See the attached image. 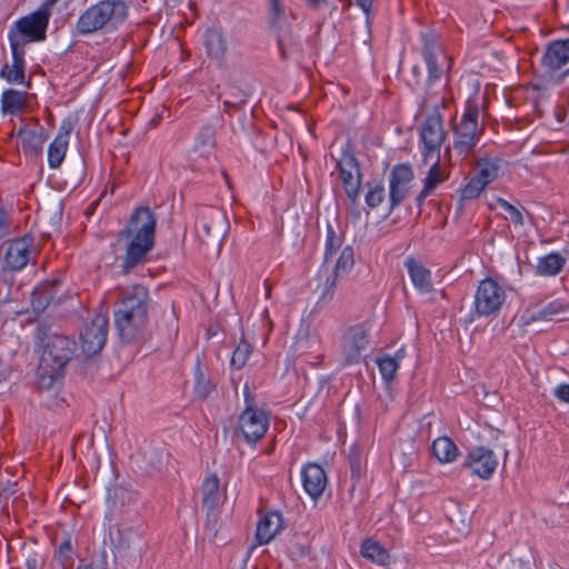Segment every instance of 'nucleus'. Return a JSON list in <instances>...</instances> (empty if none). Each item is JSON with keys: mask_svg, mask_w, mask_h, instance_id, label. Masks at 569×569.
I'll return each mask as SVG.
<instances>
[{"mask_svg": "<svg viewBox=\"0 0 569 569\" xmlns=\"http://www.w3.org/2000/svg\"><path fill=\"white\" fill-rule=\"evenodd\" d=\"M419 39L421 43L420 51L428 69L426 86L429 88L441 79L443 73V63H447L448 70L451 69V59L445 51L440 34L433 29L421 31Z\"/></svg>", "mask_w": 569, "mask_h": 569, "instance_id": "7", "label": "nucleus"}, {"mask_svg": "<svg viewBox=\"0 0 569 569\" xmlns=\"http://www.w3.org/2000/svg\"><path fill=\"white\" fill-rule=\"evenodd\" d=\"M497 204L502 210H505L506 212L509 213L510 220L512 221L513 224L523 226V223H525L523 216L517 207H515L513 204H511L510 202H508L507 200H505L502 198L497 199Z\"/></svg>", "mask_w": 569, "mask_h": 569, "instance_id": "50", "label": "nucleus"}, {"mask_svg": "<svg viewBox=\"0 0 569 569\" xmlns=\"http://www.w3.org/2000/svg\"><path fill=\"white\" fill-rule=\"evenodd\" d=\"M360 553L363 558L385 566L390 558L388 550L378 541L367 539L362 542Z\"/></svg>", "mask_w": 569, "mask_h": 569, "instance_id": "32", "label": "nucleus"}, {"mask_svg": "<svg viewBox=\"0 0 569 569\" xmlns=\"http://www.w3.org/2000/svg\"><path fill=\"white\" fill-rule=\"evenodd\" d=\"M57 0H46L36 11L18 19L9 29L10 47L26 50L32 42L46 40L51 8Z\"/></svg>", "mask_w": 569, "mask_h": 569, "instance_id": "5", "label": "nucleus"}, {"mask_svg": "<svg viewBox=\"0 0 569 569\" xmlns=\"http://www.w3.org/2000/svg\"><path fill=\"white\" fill-rule=\"evenodd\" d=\"M217 521L218 516L216 513V510H213L212 512L207 510V527L210 529H214Z\"/></svg>", "mask_w": 569, "mask_h": 569, "instance_id": "59", "label": "nucleus"}, {"mask_svg": "<svg viewBox=\"0 0 569 569\" xmlns=\"http://www.w3.org/2000/svg\"><path fill=\"white\" fill-rule=\"evenodd\" d=\"M563 76H569V68L565 71Z\"/></svg>", "mask_w": 569, "mask_h": 569, "instance_id": "64", "label": "nucleus"}, {"mask_svg": "<svg viewBox=\"0 0 569 569\" xmlns=\"http://www.w3.org/2000/svg\"><path fill=\"white\" fill-rule=\"evenodd\" d=\"M340 278L341 277L332 272L330 274H327L325 282L318 286V289L320 290L318 305H327L333 299L337 282Z\"/></svg>", "mask_w": 569, "mask_h": 569, "instance_id": "42", "label": "nucleus"}, {"mask_svg": "<svg viewBox=\"0 0 569 569\" xmlns=\"http://www.w3.org/2000/svg\"><path fill=\"white\" fill-rule=\"evenodd\" d=\"M343 242V236L337 233L331 223L327 224V239L325 250V261H328L337 252Z\"/></svg>", "mask_w": 569, "mask_h": 569, "instance_id": "45", "label": "nucleus"}, {"mask_svg": "<svg viewBox=\"0 0 569 569\" xmlns=\"http://www.w3.org/2000/svg\"><path fill=\"white\" fill-rule=\"evenodd\" d=\"M278 49L283 61L291 59L296 53L301 51V46L297 37L290 29L276 33Z\"/></svg>", "mask_w": 569, "mask_h": 569, "instance_id": "31", "label": "nucleus"}, {"mask_svg": "<svg viewBox=\"0 0 569 569\" xmlns=\"http://www.w3.org/2000/svg\"><path fill=\"white\" fill-rule=\"evenodd\" d=\"M32 121L33 129L28 131L20 140L21 147L26 154L38 156L42 151L46 136L43 128L40 126L37 118H30Z\"/></svg>", "mask_w": 569, "mask_h": 569, "instance_id": "26", "label": "nucleus"}, {"mask_svg": "<svg viewBox=\"0 0 569 569\" xmlns=\"http://www.w3.org/2000/svg\"><path fill=\"white\" fill-rule=\"evenodd\" d=\"M569 62V38L548 43L541 63L550 71H558Z\"/></svg>", "mask_w": 569, "mask_h": 569, "instance_id": "20", "label": "nucleus"}, {"mask_svg": "<svg viewBox=\"0 0 569 569\" xmlns=\"http://www.w3.org/2000/svg\"><path fill=\"white\" fill-rule=\"evenodd\" d=\"M336 167L348 199L351 203H356L360 193L362 174L360 164L349 143L342 149Z\"/></svg>", "mask_w": 569, "mask_h": 569, "instance_id": "8", "label": "nucleus"}, {"mask_svg": "<svg viewBox=\"0 0 569 569\" xmlns=\"http://www.w3.org/2000/svg\"><path fill=\"white\" fill-rule=\"evenodd\" d=\"M500 162H501V159H499V158H495V159L479 158L476 163V167H477L476 176L486 186H488L490 182L495 181L499 177Z\"/></svg>", "mask_w": 569, "mask_h": 569, "instance_id": "34", "label": "nucleus"}, {"mask_svg": "<svg viewBox=\"0 0 569 569\" xmlns=\"http://www.w3.org/2000/svg\"><path fill=\"white\" fill-rule=\"evenodd\" d=\"M269 28L274 33L290 29L286 8L281 4L280 0H270Z\"/></svg>", "mask_w": 569, "mask_h": 569, "instance_id": "36", "label": "nucleus"}, {"mask_svg": "<svg viewBox=\"0 0 569 569\" xmlns=\"http://www.w3.org/2000/svg\"><path fill=\"white\" fill-rule=\"evenodd\" d=\"M410 279L421 293H430L433 291L431 272L423 263L413 257H408L405 261Z\"/></svg>", "mask_w": 569, "mask_h": 569, "instance_id": "25", "label": "nucleus"}, {"mask_svg": "<svg viewBox=\"0 0 569 569\" xmlns=\"http://www.w3.org/2000/svg\"><path fill=\"white\" fill-rule=\"evenodd\" d=\"M44 563V559L38 552H31L26 558V568L27 569H39Z\"/></svg>", "mask_w": 569, "mask_h": 569, "instance_id": "52", "label": "nucleus"}, {"mask_svg": "<svg viewBox=\"0 0 569 569\" xmlns=\"http://www.w3.org/2000/svg\"><path fill=\"white\" fill-rule=\"evenodd\" d=\"M302 485L307 493L318 499L327 486V475L323 468L317 463H308L301 472Z\"/></svg>", "mask_w": 569, "mask_h": 569, "instance_id": "23", "label": "nucleus"}, {"mask_svg": "<svg viewBox=\"0 0 569 569\" xmlns=\"http://www.w3.org/2000/svg\"><path fill=\"white\" fill-rule=\"evenodd\" d=\"M28 104L27 92L7 89L1 96V110L4 114H17Z\"/></svg>", "mask_w": 569, "mask_h": 569, "instance_id": "29", "label": "nucleus"}, {"mask_svg": "<svg viewBox=\"0 0 569 569\" xmlns=\"http://www.w3.org/2000/svg\"><path fill=\"white\" fill-rule=\"evenodd\" d=\"M487 186L475 174L469 181L461 188L462 200H473L478 198Z\"/></svg>", "mask_w": 569, "mask_h": 569, "instance_id": "47", "label": "nucleus"}, {"mask_svg": "<svg viewBox=\"0 0 569 569\" xmlns=\"http://www.w3.org/2000/svg\"><path fill=\"white\" fill-rule=\"evenodd\" d=\"M213 389L214 385L211 382L209 378L206 377L204 372L202 371L200 360L198 359L194 369V395L199 399L206 400L213 391Z\"/></svg>", "mask_w": 569, "mask_h": 569, "instance_id": "38", "label": "nucleus"}, {"mask_svg": "<svg viewBox=\"0 0 569 569\" xmlns=\"http://www.w3.org/2000/svg\"><path fill=\"white\" fill-rule=\"evenodd\" d=\"M73 547L71 537L67 536L54 552V559L62 569H71L73 566Z\"/></svg>", "mask_w": 569, "mask_h": 569, "instance_id": "39", "label": "nucleus"}, {"mask_svg": "<svg viewBox=\"0 0 569 569\" xmlns=\"http://www.w3.org/2000/svg\"><path fill=\"white\" fill-rule=\"evenodd\" d=\"M412 74H413V76H415V78H416V80H415V84H416V86H419V84H420V82H421V81H420V80H421V79H420V78H421V70H420V68H419L418 66H415V67L412 68Z\"/></svg>", "mask_w": 569, "mask_h": 569, "instance_id": "61", "label": "nucleus"}, {"mask_svg": "<svg viewBox=\"0 0 569 569\" xmlns=\"http://www.w3.org/2000/svg\"><path fill=\"white\" fill-rule=\"evenodd\" d=\"M268 428L269 418L266 411L258 407H249L239 416L236 432H240L247 443L256 445L264 437Z\"/></svg>", "mask_w": 569, "mask_h": 569, "instance_id": "12", "label": "nucleus"}, {"mask_svg": "<svg viewBox=\"0 0 569 569\" xmlns=\"http://www.w3.org/2000/svg\"><path fill=\"white\" fill-rule=\"evenodd\" d=\"M10 229V218L3 207L0 206V240L3 239Z\"/></svg>", "mask_w": 569, "mask_h": 569, "instance_id": "51", "label": "nucleus"}, {"mask_svg": "<svg viewBox=\"0 0 569 569\" xmlns=\"http://www.w3.org/2000/svg\"><path fill=\"white\" fill-rule=\"evenodd\" d=\"M565 310L566 306L559 299L549 301L546 305H543L542 301L530 302L523 310L520 321L523 326H529L537 321H551Z\"/></svg>", "mask_w": 569, "mask_h": 569, "instance_id": "18", "label": "nucleus"}, {"mask_svg": "<svg viewBox=\"0 0 569 569\" xmlns=\"http://www.w3.org/2000/svg\"><path fill=\"white\" fill-rule=\"evenodd\" d=\"M506 300L502 287L492 278L480 281L475 295V312L479 317L497 313Z\"/></svg>", "mask_w": 569, "mask_h": 569, "instance_id": "10", "label": "nucleus"}, {"mask_svg": "<svg viewBox=\"0 0 569 569\" xmlns=\"http://www.w3.org/2000/svg\"><path fill=\"white\" fill-rule=\"evenodd\" d=\"M449 172L440 164V154H436V160L429 168L426 178L423 179V188L431 193L436 188L448 180Z\"/></svg>", "mask_w": 569, "mask_h": 569, "instance_id": "37", "label": "nucleus"}, {"mask_svg": "<svg viewBox=\"0 0 569 569\" xmlns=\"http://www.w3.org/2000/svg\"><path fill=\"white\" fill-rule=\"evenodd\" d=\"M216 149V128L204 124L198 132L194 141V150L201 156H210Z\"/></svg>", "mask_w": 569, "mask_h": 569, "instance_id": "33", "label": "nucleus"}, {"mask_svg": "<svg viewBox=\"0 0 569 569\" xmlns=\"http://www.w3.org/2000/svg\"><path fill=\"white\" fill-rule=\"evenodd\" d=\"M463 466L468 468L472 475L480 479L488 480L492 477L498 467V459L493 450L485 446H476L469 449Z\"/></svg>", "mask_w": 569, "mask_h": 569, "instance_id": "17", "label": "nucleus"}, {"mask_svg": "<svg viewBox=\"0 0 569 569\" xmlns=\"http://www.w3.org/2000/svg\"><path fill=\"white\" fill-rule=\"evenodd\" d=\"M156 227L157 219L149 207H139L132 212L121 231L122 238H131L121 264L124 274L142 263L154 247Z\"/></svg>", "mask_w": 569, "mask_h": 569, "instance_id": "3", "label": "nucleus"}, {"mask_svg": "<svg viewBox=\"0 0 569 569\" xmlns=\"http://www.w3.org/2000/svg\"><path fill=\"white\" fill-rule=\"evenodd\" d=\"M355 264V252L351 246H347L342 249L332 273L343 278L349 273Z\"/></svg>", "mask_w": 569, "mask_h": 569, "instance_id": "41", "label": "nucleus"}, {"mask_svg": "<svg viewBox=\"0 0 569 569\" xmlns=\"http://www.w3.org/2000/svg\"><path fill=\"white\" fill-rule=\"evenodd\" d=\"M223 221L224 216L219 209L202 208L196 222L199 241L206 247L220 248Z\"/></svg>", "mask_w": 569, "mask_h": 569, "instance_id": "9", "label": "nucleus"}, {"mask_svg": "<svg viewBox=\"0 0 569 569\" xmlns=\"http://www.w3.org/2000/svg\"><path fill=\"white\" fill-rule=\"evenodd\" d=\"M23 124H21L17 130H12L11 136H17L21 139L28 131L33 129L32 121L29 119H22Z\"/></svg>", "mask_w": 569, "mask_h": 569, "instance_id": "55", "label": "nucleus"}, {"mask_svg": "<svg viewBox=\"0 0 569 569\" xmlns=\"http://www.w3.org/2000/svg\"><path fill=\"white\" fill-rule=\"evenodd\" d=\"M243 396H244V403H246V408H249V407H257L254 405V396L251 393L250 391V388L248 385H244V388H243Z\"/></svg>", "mask_w": 569, "mask_h": 569, "instance_id": "57", "label": "nucleus"}, {"mask_svg": "<svg viewBox=\"0 0 569 569\" xmlns=\"http://www.w3.org/2000/svg\"><path fill=\"white\" fill-rule=\"evenodd\" d=\"M252 352V346L244 339V337L241 338L238 347L234 349L232 357H231V367L236 369H241L247 363L250 355Z\"/></svg>", "mask_w": 569, "mask_h": 569, "instance_id": "43", "label": "nucleus"}, {"mask_svg": "<svg viewBox=\"0 0 569 569\" xmlns=\"http://www.w3.org/2000/svg\"><path fill=\"white\" fill-rule=\"evenodd\" d=\"M372 2H373V0H356V3L362 9V11L367 16H369V13H370Z\"/></svg>", "mask_w": 569, "mask_h": 569, "instance_id": "60", "label": "nucleus"}, {"mask_svg": "<svg viewBox=\"0 0 569 569\" xmlns=\"http://www.w3.org/2000/svg\"><path fill=\"white\" fill-rule=\"evenodd\" d=\"M128 16L129 6L124 0H101L79 16L76 33L89 36L98 31H114L124 23Z\"/></svg>", "mask_w": 569, "mask_h": 569, "instance_id": "4", "label": "nucleus"}, {"mask_svg": "<svg viewBox=\"0 0 569 569\" xmlns=\"http://www.w3.org/2000/svg\"><path fill=\"white\" fill-rule=\"evenodd\" d=\"M377 365L379 367L382 379L386 382H391L396 377L397 370L399 369L397 358L383 356L377 359Z\"/></svg>", "mask_w": 569, "mask_h": 569, "instance_id": "46", "label": "nucleus"}, {"mask_svg": "<svg viewBox=\"0 0 569 569\" xmlns=\"http://www.w3.org/2000/svg\"><path fill=\"white\" fill-rule=\"evenodd\" d=\"M432 453L440 462H452L458 456V447L448 437H439L432 443Z\"/></svg>", "mask_w": 569, "mask_h": 569, "instance_id": "35", "label": "nucleus"}, {"mask_svg": "<svg viewBox=\"0 0 569 569\" xmlns=\"http://www.w3.org/2000/svg\"><path fill=\"white\" fill-rule=\"evenodd\" d=\"M362 455L357 448H352L350 450L348 461L350 467V473H351V480H352V488L356 487L357 483L362 478L363 475V462H362Z\"/></svg>", "mask_w": 569, "mask_h": 569, "instance_id": "44", "label": "nucleus"}, {"mask_svg": "<svg viewBox=\"0 0 569 569\" xmlns=\"http://www.w3.org/2000/svg\"><path fill=\"white\" fill-rule=\"evenodd\" d=\"M164 326L159 325V330L169 339L178 333V318L173 311L164 312L162 319Z\"/></svg>", "mask_w": 569, "mask_h": 569, "instance_id": "49", "label": "nucleus"}, {"mask_svg": "<svg viewBox=\"0 0 569 569\" xmlns=\"http://www.w3.org/2000/svg\"><path fill=\"white\" fill-rule=\"evenodd\" d=\"M61 286V281L56 279L51 282H44L32 292V308L40 312L43 311L56 298V288Z\"/></svg>", "mask_w": 569, "mask_h": 569, "instance_id": "28", "label": "nucleus"}, {"mask_svg": "<svg viewBox=\"0 0 569 569\" xmlns=\"http://www.w3.org/2000/svg\"><path fill=\"white\" fill-rule=\"evenodd\" d=\"M479 106L477 99H468L463 114L453 127V149L459 154H468L478 144L483 127L478 123Z\"/></svg>", "mask_w": 569, "mask_h": 569, "instance_id": "6", "label": "nucleus"}, {"mask_svg": "<svg viewBox=\"0 0 569 569\" xmlns=\"http://www.w3.org/2000/svg\"><path fill=\"white\" fill-rule=\"evenodd\" d=\"M203 46L206 53L210 59L217 61L219 66L224 64L228 52V43L221 29H206L203 32Z\"/></svg>", "mask_w": 569, "mask_h": 569, "instance_id": "21", "label": "nucleus"}, {"mask_svg": "<svg viewBox=\"0 0 569 569\" xmlns=\"http://www.w3.org/2000/svg\"><path fill=\"white\" fill-rule=\"evenodd\" d=\"M246 103H247L246 98H242L241 100H239L237 102L226 100V101H223L224 112L231 116L233 110H241Z\"/></svg>", "mask_w": 569, "mask_h": 569, "instance_id": "54", "label": "nucleus"}, {"mask_svg": "<svg viewBox=\"0 0 569 569\" xmlns=\"http://www.w3.org/2000/svg\"><path fill=\"white\" fill-rule=\"evenodd\" d=\"M405 355V350L403 349H400L397 351L396 356L393 358H397V360L399 361Z\"/></svg>", "mask_w": 569, "mask_h": 569, "instance_id": "62", "label": "nucleus"}, {"mask_svg": "<svg viewBox=\"0 0 569 569\" xmlns=\"http://www.w3.org/2000/svg\"><path fill=\"white\" fill-rule=\"evenodd\" d=\"M369 343L368 329L363 323L349 327L342 336V360L341 365L348 367L359 363L361 353Z\"/></svg>", "mask_w": 569, "mask_h": 569, "instance_id": "14", "label": "nucleus"}, {"mask_svg": "<svg viewBox=\"0 0 569 569\" xmlns=\"http://www.w3.org/2000/svg\"><path fill=\"white\" fill-rule=\"evenodd\" d=\"M499 569H532L530 560L503 555L499 560Z\"/></svg>", "mask_w": 569, "mask_h": 569, "instance_id": "48", "label": "nucleus"}, {"mask_svg": "<svg viewBox=\"0 0 569 569\" xmlns=\"http://www.w3.org/2000/svg\"><path fill=\"white\" fill-rule=\"evenodd\" d=\"M12 53V66L4 63L0 70V77L9 83L26 84L30 88V81H26V50L10 47Z\"/></svg>", "mask_w": 569, "mask_h": 569, "instance_id": "22", "label": "nucleus"}, {"mask_svg": "<svg viewBox=\"0 0 569 569\" xmlns=\"http://www.w3.org/2000/svg\"><path fill=\"white\" fill-rule=\"evenodd\" d=\"M76 569H93L91 565H81L78 566Z\"/></svg>", "mask_w": 569, "mask_h": 569, "instance_id": "63", "label": "nucleus"}, {"mask_svg": "<svg viewBox=\"0 0 569 569\" xmlns=\"http://www.w3.org/2000/svg\"><path fill=\"white\" fill-rule=\"evenodd\" d=\"M3 251V266L8 270L18 271L23 269L30 261L33 249V237L24 236L8 241L1 247Z\"/></svg>", "mask_w": 569, "mask_h": 569, "instance_id": "16", "label": "nucleus"}, {"mask_svg": "<svg viewBox=\"0 0 569 569\" xmlns=\"http://www.w3.org/2000/svg\"><path fill=\"white\" fill-rule=\"evenodd\" d=\"M566 258L559 252H550L540 257L536 267V274L542 277H555L566 266Z\"/></svg>", "mask_w": 569, "mask_h": 569, "instance_id": "27", "label": "nucleus"}, {"mask_svg": "<svg viewBox=\"0 0 569 569\" xmlns=\"http://www.w3.org/2000/svg\"><path fill=\"white\" fill-rule=\"evenodd\" d=\"M150 296L142 284L121 289L114 306V325L120 339L126 343L147 337Z\"/></svg>", "mask_w": 569, "mask_h": 569, "instance_id": "2", "label": "nucleus"}, {"mask_svg": "<svg viewBox=\"0 0 569 569\" xmlns=\"http://www.w3.org/2000/svg\"><path fill=\"white\" fill-rule=\"evenodd\" d=\"M365 187L367 189L365 194L366 204L370 209L377 208L386 198L385 186L380 181H368Z\"/></svg>", "mask_w": 569, "mask_h": 569, "instance_id": "40", "label": "nucleus"}, {"mask_svg": "<svg viewBox=\"0 0 569 569\" xmlns=\"http://www.w3.org/2000/svg\"><path fill=\"white\" fill-rule=\"evenodd\" d=\"M282 516L278 511L268 512L260 518L256 530L257 545L262 546L269 543L282 529Z\"/></svg>", "mask_w": 569, "mask_h": 569, "instance_id": "24", "label": "nucleus"}, {"mask_svg": "<svg viewBox=\"0 0 569 569\" xmlns=\"http://www.w3.org/2000/svg\"><path fill=\"white\" fill-rule=\"evenodd\" d=\"M34 345L41 352L37 369L39 382L50 388L72 360L77 343L72 338L54 331L52 326L39 323L34 331Z\"/></svg>", "mask_w": 569, "mask_h": 569, "instance_id": "1", "label": "nucleus"}, {"mask_svg": "<svg viewBox=\"0 0 569 569\" xmlns=\"http://www.w3.org/2000/svg\"><path fill=\"white\" fill-rule=\"evenodd\" d=\"M553 395L559 401L569 403V383H560L555 389Z\"/></svg>", "mask_w": 569, "mask_h": 569, "instance_id": "53", "label": "nucleus"}, {"mask_svg": "<svg viewBox=\"0 0 569 569\" xmlns=\"http://www.w3.org/2000/svg\"><path fill=\"white\" fill-rule=\"evenodd\" d=\"M73 130V122L66 119L61 122L58 134L48 149V164L51 169H58L64 160L69 137Z\"/></svg>", "mask_w": 569, "mask_h": 569, "instance_id": "19", "label": "nucleus"}, {"mask_svg": "<svg viewBox=\"0 0 569 569\" xmlns=\"http://www.w3.org/2000/svg\"><path fill=\"white\" fill-rule=\"evenodd\" d=\"M219 486L220 480L217 475L206 478L201 486L202 505L211 512L216 510L220 503Z\"/></svg>", "mask_w": 569, "mask_h": 569, "instance_id": "30", "label": "nucleus"}, {"mask_svg": "<svg viewBox=\"0 0 569 569\" xmlns=\"http://www.w3.org/2000/svg\"><path fill=\"white\" fill-rule=\"evenodd\" d=\"M420 137L423 142L422 154L426 161L428 158L433 157V154H439L447 132L445 131L442 116L438 107H435L432 112L425 119L420 129Z\"/></svg>", "mask_w": 569, "mask_h": 569, "instance_id": "13", "label": "nucleus"}, {"mask_svg": "<svg viewBox=\"0 0 569 569\" xmlns=\"http://www.w3.org/2000/svg\"><path fill=\"white\" fill-rule=\"evenodd\" d=\"M107 336L108 319L102 315H94L80 330V345L84 356L90 358L99 355L106 345Z\"/></svg>", "mask_w": 569, "mask_h": 569, "instance_id": "11", "label": "nucleus"}, {"mask_svg": "<svg viewBox=\"0 0 569 569\" xmlns=\"http://www.w3.org/2000/svg\"><path fill=\"white\" fill-rule=\"evenodd\" d=\"M430 194H432L430 191H428L427 189L422 188V190L418 193V196L416 197V203H417V207L419 209V213L422 211V207L425 204V200L427 199V197H429Z\"/></svg>", "mask_w": 569, "mask_h": 569, "instance_id": "56", "label": "nucleus"}, {"mask_svg": "<svg viewBox=\"0 0 569 569\" xmlns=\"http://www.w3.org/2000/svg\"><path fill=\"white\" fill-rule=\"evenodd\" d=\"M413 178V170L408 163H398L392 167L389 174V213L406 199Z\"/></svg>", "mask_w": 569, "mask_h": 569, "instance_id": "15", "label": "nucleus"}, {"mask_svg": "<svg viewBox=\"0 0 569 569\" xmlns=\"http://www.w3.org/2000/svg\"><path fill=\"white\" fill-rule=\"evenodd\" d=\"M307 6L312 10H319L328 6V0H305Z\"/></svg>", "mask_w": 569, "mask_h": 569, "instance_id": "58", "label": "nucleus"}]
</instances>
